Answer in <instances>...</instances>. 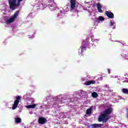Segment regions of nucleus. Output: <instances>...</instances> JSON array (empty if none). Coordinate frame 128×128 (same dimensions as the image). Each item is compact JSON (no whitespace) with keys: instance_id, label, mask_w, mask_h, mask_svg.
<instances>
[{"instance_id":"1","label":"nucleus","mask_w":128,"mask_h":128,"mask_svg":"<svg viewBox=\"0 0 128 128\" xmlns=\"http://www.w3.org/2000/svg\"><path fill=\"white\" fill-rule=\"evenodd\" d=\"M112 112V108H109L101 114L98 118V122H106L110 118V114Z\"/></svg>"},{"instance_id":"2","label":"nucleus","mask_w":128,"mask_h":128,"mask_svg":"<svg viewBox=\"0 0 128 128\" xmlns=\"http://www.w3.org/2000/svg\"><path fill=\"white\" fill-rule=\"evenodd\" d=\"M24 0H9L8 4L10 10H15L16 8H18L20 6V2Z\"/></svg>"},{"instance_id":"3","label":"nucleus","mask_w":128,"mask_h":128,"mask_svg":"<svg viewBox=\"0 0 128 128\" xmlns=\"http://www.w3.org/2000/svg\"><path fill=\"white\" fill-rule=\"evenodd\" d=\"M18 14H20V11H16L14 14L12 16V18H10L6 21V24H12V22H14L16 18L18 16Z\"/></svg>"},{"instance_id":"4","label":"nucleus","mask_w":128,"mask_h":128,"mask_svg":"<svg viewBox=\"0 0 128 128\" xmlns=\"http://www.w3.org/2000/svg\"><path fill=\"white\" fill-rule=\"evenodd\" d=\"M16 98L12 107V110H16V108H18V104H20V96H17Z\"/></svg>"},{"instance_id":"5","label":"nucleus","mask_w":128,"mask_h":128,"mask_svg":"<svg viewBox=\"0 0 128 128\" xmlns=\"http://www.w3.org/2000/svg\"><path fill=\"white\" fill-rule=\"evenodd\" d=\"M48 122V120L44 117H40L38 119V122L40 124H44Z\"/></svg>"},{"instance_id":"6","label":"nucleus","mask_w":128,"mask_h":128,"mask_svg":"<svg viewBox=\"0 0 128 128\" xmlns=\"http://www.w3.org/2000/svg\"><path fill=\"white\" fill-rule=\"evenodd\" d=\"M76 0H70V10H74L76 8Z\"/></svg>"},{"instance_id":"7","label":"nucleus","mask_w":128,"mask_h":128,"mask_svg":"<svg viewBox=\"0 0 128 128\" xmlns=\"http://www.w3.org/2000/svg\"><path fill=\"white\" fill-rule=\"evenodd\" d=\"M106 14L109 18H114V14L112 12L106 11Z\"/></svg>"},{"instance_id":"8","label":"nucleus","mask_w":128,"mask_h":128,"mask_svg":"<svg viewBox=\"0 0 128 128\" xmlns=\"http://www.w3.org/2000/svg\"><path fill=\"white\" fill-rule=\"evenodd\" d=\"M96 84V81L94 80H88L86 81L84 84L86 86H90V84Z\"/></svg>"},{"instance_id":"9","label":"nucleus","mask_w":128,"mask_h":128,"mask_svg":"<svg viewBox=\"0 0 128 128\" xmlns=\"http://www.w3.org/2000/svg\"><path fill=\"white\" fill-rule=\"evenodd\" d=\"M102 124H91L90 126H91V128H102Z\"/></svg>"},{"instance_id":"10","label":"nucleus","mask_w":128,"mask_h":128,"mask_svg":"<svg viewBox=\"0 0 128 128\" xmlns=\"http://www.w3.org/2000/svg\"><path fill=\"white\" fill-rule=\"evenodd\" d=\"M102 5L98 3L97 4V8L98 10V12H102Z\"/></svg>"},{"instance_id":"11","label":"nucleus","mask_w":128,"mask_h":128,"mask_svg":"<svg viewBox=\"0 0 128 128\" xmlns=\"http://www.w3.org/2000/svg\"><path fill=\"white\" fill-rule=\"evenodd\" d=\"M92 110V107L87 109V110L86 111V114H91Z\"/></svg>"},{"instance_id":"12","label":"nucleus","mask_w":128,"mask_h":128,"mask_svg":"<svg viewBox=\"0 0 128 128\" xmlns=\"http://www.w3.org/2000/svg\"><path fill=\"white\" fill-rule=\"evenodd\" d=\"M15 122H16V124H20L22 122V118H15Z\"/></svg>"},{"instance_id":"13","label":"nucleus","mask_w":128,"mask_h":128,"mask_svg":"<svg viewBox=\"0 0 128 128\" xmlns=\"http://www.w3.org/2000/svg\"><path fill=\"white\" fill-rule=\"evenodd\" d=\"M36 106V104H34L32 105H28L26 106L27 108H34Z\"/></svg>"},{"instance_id":"14","label":"nucleus","mask_w":128,"mask_h":128,"mask_svg":"<svg viewBox=\"0 0 128 128\" xmlns=\"http://www.w3.org/2000/svg\"><path fill=\"white\" fill-rule=\"evenodd\" d=\"M92 96L94 98H96L98 96V93H96V92H93L92 94Z\"/></svg>"},{"instance_id":"15","label":"nucleus","mask_w":128,"mask_h":128,"mask_svg":"<svg viewBox=\"0 0 128 128\" xmlns=\"http://www.w3.org/2000/svg\"><path fill=\"white\" fill-rule=\"evenodd\" d=\"M102 20H104V18L102 16H100L97 19V22H102Z\"/></svg>"},{"instance_id":"16","label":"nucleus","mask_w":128,"mask_h":128,"mask_svg":"<svg viewBox=\"0 0 128 128\" xmlns=\"http://www.w3.org/2000/svg\"><path fill=\"white\" fill-rule=\"evenodd\" d=\"M122 92L123 94H128V89L124 88L122 89Z\"/></svg>"},{"instance_id":"17","label":"nucleus","mask_w":128,"mask_h":128,"mask_svg":"<svg viewBox=\"0 0 128 128\" xmlns=\"http://www.w3.org/2000/svg\"><path fill=\"white\" fill-rule=\"evenodd\" d=\"M85 50H86V46H82L81 48V52H84Z\"/></svg>"},{"instance_id":"18","label":"nucleus","mask_w":128,"mask_h":128,"mask_svg":"<svg viewBox=\"0 0 128 128\" xmlns=\"http://www.w3.org/2000/svg\"><path fill=\"white\" fill-rule=\"evenodd\" d=\"M122 56L124 58H128V53H123L122 54Z\"/></svg>"},{"instance_id":"19","label":"nucleus","mask_w":128,"mask_h":128,"mask_svg":"<svg viewBox=\"0 0 128 128\" xmlns=\"http://www.w3.org/2000/svg\"><path fill=\"white\" fill-rule=\"evenodd\" d=\"M123 45L126 46H128V43L126 42H123Z\"/></svg>"},{"instance_id":"20","label":"nucleus","mask_w":128,"mask_h":128,"mask_svg":"<svg viewBox=\"0 0 128 128\" xmlns=\"http://www.w3.org/2000/svg\"><path fill=\"white\" fill-rule=\"evenodd\" d=\"M114 22H110V26H114Z\"/></svg>"},{"instance_id":"21","label":"nucleus","mask_w":128,"mask_h":128,"mask_svg":"<svg viewBox=\"0 0 128 128\" xmlns=\"http://www.w3.org/2000/svg\"><path fill=\"white\" fill-rule=\"evenodd\" d=\"M88 44H89V46H94V44H90V42H87Z\"/></svg>"},{"instance_id":"22","label":"nucleus","mask_w":128,"mask_h":128,"mask_svg":"<svg viewBox=\"0 0 128 128\" xmlns=\"http://www.w3.org/2000/svg\"><path fill=\"white\" fill-rule=\"evenodd\" d=\"M108 74H110V69H108Z\"/></svg>"},{"instance_id":"23","label":"nucleus","mask_w":128,"mask_h":128,"mask_svg":"<svg viewBox=\"0 0 128 128\" xmlns=\"http://www.w3.org/2000/svg\"><path fill=\"white\" fill-rule=\"evenodd\" d=\"M105 88H110V87H108V85H106L105 86Z\"/></svg>"},{"instance_id":"24","label":"nucleus","mask_w":128,"mask_h":128,"mask_svg":"<svg viewBox=\"0 0 128 128\" xmlns=\"http://www.w3.org/2000/svg\"><path fill=\"white\" fill-rule=\"evenodd\" d=\"M88 48H90V46H88Z\"/></svg>"}]
</instances>
